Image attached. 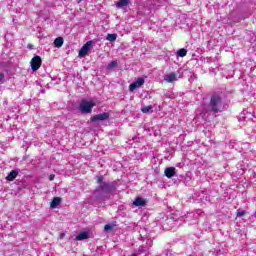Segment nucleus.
Returning a JSON list of instances; mask_svg holds the SVG:
<instances>
[{"label": "nucleus", "instance_id": "obj_1", "mask_svg": "<svg viewBox=\"0 0 256 256\" xmlns=\"http://www.w3.org/2000/svg\"><path fill=\"white\" fill-rule=\"evenodd\" d=\"M226 105L227 104L221 100V97H212L210 100V111H212V113H221Z\"/></svg>", "mask_w": 256, "mask_h": 256}, {"label": "nucleus", "instance_id": "obj_2", "mask_svg": "<svg viewBox=\"0 0 256 256\" xmlns=\"http://www.w3.org/2000/svg\"><path fill=\"white\" fill-rule=\"evenodd\" d=\"M93 107H95L94 102H89V101L83 99L82 102L79 105V110L84 115H87V113H91V110L93 109Z\"/></svg>", "mask_w": 256, "mask_h": 256}, {"label": "nucleus", "instance_id": "obj_3", "mask_svg": "<svg viewBox=\"0 0 256 256\" xmlns=\"http://www.w3.org/2000/svg\"><path fill=\"white\" fill-rule=\"evenodd\" d=\"M115 187L112 184H109L107 182H103L100 186H98L95 190L96 193H111V191H114Z\"/></svg>", "mask_w": 256, "mask_h": 256}, {"label": "nucleus", "instance_id": "obj_4", "mask_svg": "<svg viewBox=\"0 0 256 256\" xmlns=\"http://www.w3.org/2000/svg\"><path fill=\"white\" fill-rule=\"evenodd\" d=\"M42 63L43 60L41 59V56H34L30 61L32 71H39Z\"/></svg>", "mask_w": 256, "mask_h": 256}, {"label": "nucleus", "instance_id": "obj_5", "mask_svg": "<svg viewBox=\"0 0 256 256\" xmlns=\"http://www.w3.org/2000/svg\"><path fill=\"white\" fill-rule=\"evenodd\" d=\"M91 45H93L92 41L86 42L80 49L78 53V57H81V58L85 57L87 53H89V50L91 49Z\"/></svg>", "mask_w": 256, "mask_h": 256}, {"label": "nucleus", "instance_id": "obj_6", "mask_svg": "<svg viewBox=\"0 0 256 256\" xmlns=\"http://www.w3.org/2000/svg\"><path fill=\"white\" fill-rule=\"evenodd\" d=\"M145 85V79L144 78H138L136 81L131 83L129 85V90L130 91H135L136 89H139V87H143Z\"/></svg>", "mask_w": 256, "mask_h": 256}, {"label": "nucleus", "instance_id": "obj_7", "mask_svg": "<svg viewBox=\"0 0 256 256\" xmlns=\"http://www.w3.org/2000/svg\"><path fill=\"white\" fill-rule=\"evenodd\" d=\"M107 119H109V113L104 112L102 114H97L94 117L90 118V121L92 123H95L96 121H105Z\"/></svg>", "mask_w": 256, "mask_h": 256}, {"label": "nucleus", "instance_id": "obj_8", "mask_svg": "<svg viewBox=\"0 0 256 256\" xmlns=\"http://www.w3.org/2000/svg\"><path fill=\"white\" fill-rule=\"evenodd\" d=\"M133 205H135V207H145V205H147V200L141 197H136Z\"/></svg>", "mask_w": 256, "mask_h": 256}, {"label": "nucleus", "instance_id": "obj_9", "mask_svg": "<svg viewBox=\"0 0 256 256\" xmlns=\"http://www.w3.org/2000/svg\"><path fill=\"white\" fill-rule=\"evenodd\" d=\"M176 169L175 167H168L165 169L164 174L168 179L175 177Z\"/></svg>", "mask_w": 256, "mask_h": 256}, {"label": "nucleus", "instance_id": "obj_10", "mask_svg": "<svg viewBox=\"0 0 256 256\" xmlns=\"http://www.w3.org/2000/svg\"><path fill=\"white\" fill-rule=\"evenodd\" d=\"M164 81H166L167 83H173L174 81H177V74L175 73L166 74L164 76Z\"/></svg>", "mask_w": 256, "mask_h": 256}, {"label": "nucleus", "instance_id": "obj_11", "mask_svg": "<svg viewBox=\"0 0 256 256\" xmlns=\"http://www.w3.org/2000/svg\"><path fill=\"white\" fill-rule=\"evenodd\" d=\"M17 175H19V170H12L6 177V181H15L17 179Z\"/></svg>", "mask_w": 256, "mask_h": 256}, {"label": "nucleus", "instance_id": "obj_12", "mask_svg": "<svg viewBox=\"0 0 256 256\" xmlns=\"http://www.w3.org/2000/svg\"><path fill=\"white\" fill-rule=\"evenodd\" d=\"M58 205H61V198L60 197L53 198L50 203L51 209H55V207H58Z\"/></svg>", "mask_w": 256, "mask_h": 256}, {"label": "nucleus", "instance_id": "obj_13", "mask_svg": "<svg viewBox=\"0 0 256 256\" xmlns=\"http://www.w3.org/2000/svg\"><path fill=\"white\" fill-rule=\"evenodd\" d=\"M76 241H83L85 239H89V232H82L76 236Z\"/></svg>", "mask_w": 256, "mask_h": 256}, {"label": "nucleus", "instance_id": "obj_14", "mask_svg": "<svg viewBox=\"0 0 256 256\" xmlns=\"http://www.w3.org/2000/svg\"><path fill=\"white\" fill-rule=\"evenodd\" d=\"M127 5H129V0H119L116 3V7H118V9H123V7H127Z\"/></svg>", "mask_w": 256, "mask_h": 256}, {"label": "nucleus", "instance_id": "obj_15", "mask_svg": "<svg viewBox=\"0 0 256 256\" xmlns=\"http://www.w3.org/2000/svg\"><path fill=\"white\" fill-rule=\"evenodd\" d=\"M55 47H63V37H58L54 40Z\"/></svg>", "mask_w": 256, "mask_h": 256}, {"label": "nucleus", "instance_id": "obj_16", "mask_svg": "<svg viewBox=\"0 0 256 256\" xmlns=\"http://www.w3.org/2000/svg\"><path fill=\"white\" fill-rule=\"evenodd\" d=\"M107 41L113 43V41H117V34H108L106 37Z\"/></svg>", "mask_w": 256, "mask_h": 256}, {"label": "nucleus", "instance_id": "obj_17", "mask_svg": "<svg viewBox=\"0 0 256 256\" xmlns=\"http://www.w3.org/2000/svg\"><path fill=\"white\" fill-rule=\"evenodd\" d=\"M178 57H185L187 55V49L182 48L177 51Z\"/></svg>", "mask_w": 256, "mask_h": 256}, {"label": "nucleus", "instance_id": "obj_18", "mask_svg": "<svg viewBox=\"0 0 256 256\" xmlns=\"http://www.w3.org/2000/svg\"><path fill=\"white\" fill-rule=\"evenodd\" d=\"M113 229H115V225L113 224H106L104 226V231H106L107 233H109L110 231H113Z\"/></svg>", "mask_w": 256, "mask_h": 256}, {"label": "nucleus", "instance_id": "obj_19", "mask_svg": "<svg viewBox=\"0 0 256 256\" xmlns=\"http://www.w3.org/2000/svg\"><path fill=\"white\" fill-rule=\"evenodd\" d=\"M151 109H153V105L144 106V107L141 108V112L142 113H149V111H151Z\"/></svg>", "mask_w": 256, "mask_h": 256}, {"label": "nucleus", "instance_id": "obj_20", "mask_svg": "<svg viewBox=\"0 0 256 256\" xmlns=\"http://www.w3.org/2000/svg\"><path fill=\"white\" fill-rule=\"evenodd\" d=\"M117 65H118L117 61H112V62L108 63L107 69L108 70L114 69V67H117Z\"/></svg>", "mask_w": 256, "mask_h": 256}, {"label": "nucleus", "instance_id": "obj_21", "mask_svg": "<svg viewBox=\"0 0 256 256\" xmlns=\"http://www.w3.org/2000/svg\"><path fill=\"white\" fill-rule=\"evenodd\" d=\"M96 183H98V184H101V183H103V180L105 179L104 177H103V175H100V176H96Z\"/></svg>", "mask_w": 256, "mask_h": 256}, {"label": "nucleus", "instance_id": "obj_22", "mask_svg": "<svg viewBox=\"0 0 256 256\" xmlns=\"http://www.w3.org/2000/svg\"><path fill=\"white\" fill-rule=\"evenodd\" d=\"M244 215H247V211H237V217H244Z\"/></svg>", "mask_w": 256, "mask_h": 256}, {"label": "nucleus", "instance_id": "obj_23", "mask_svg": "<svg viewBox=\"0 0 256 256\" xmlns=\"http://www.w3.org/2000/svg\"><path fill=\"white\" fill-rule=\"evenodd\" d=\"M233 93H234V91L231 90V89H229V90H226V92H224L223 95H224L225 97H227V95H233Z\"/></svg>", "mask_w": 256, "mask_h": 256}, {"label": "nucleus", "instance_id": "obj_24", "mask_svg": "<svg viewBox=\"0 0 256 256\" xmlns=\"http://www.w3.org/2000/svg\"><path fill=\"white\" fill-rule=\"evenodd\" d=\"M55 179V174H51L50 176H49V181H53Z\"/></svg>", "mask_w": 256, "mask_h": 256}, {"label": "nucleus", "instance_id": "obj_25", "mask_svg": "<svg viewBox=\"0 0 256 256\" xmlns=\"http://www.w3.org/2000/svg\"><path fill=\"white\" fill-rule=\"evenodd\" d=\"M3 79H5V75L0 73V81H3Z\"/></svg>", "mask_w": 256, "mask_h": 256}, {"label": "nucleus", "instance_id": "obj_26", "mask_svg": "<svg viewBox=\"0 0 256 256\" xmlns=\"http://www.w3.org/2000/svg\"><path fill=\"white\" fill-rule=\"evenodd\" d=\"M59 237L60 239H63V237H65V233H61Z\"/></svg>", "mask_w": 256, "mask_h": 256}, {"label": "nucleus", "instance_id": "obj_27", "mask_svg": "<svg viewBox=\"0 0 256 256\" xmlns=\"http://www.w3.org/2000/svg\"><path fill=\"white\" fill-rule=\"evenodd\" d=\"M131 256H137V254H132Z\"/></svg>", "mask_w": 256, "mask_h": 256}]
</instances>
